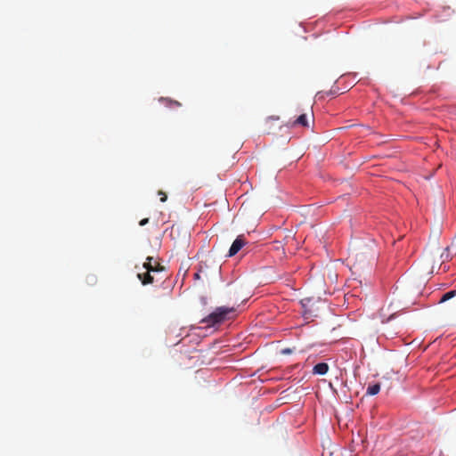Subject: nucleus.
I'll list each match as a JSON object with an SVG mask.
<instances>
[{
	"label": "nucleus",
	"instance_id": "1",
	"mask_svg": "<svg viewBox=\"0 0 456 456\" xmlns=\"http://www.w3.org/2000/svg\"><path fill=\"white\" fill-rule=\"evenodd\" d=\"M235 313L234 307L220 306L216 308L214 312L201 320V323H205L208 327L220 324L231 318V314Z\"/></svg>",
	"mask_w": 456,
	"mask_h": 456
},
{
	"label": "nucleus",
	"instance_id": "2",
	"mask_svg": "<svg viewBox=\"0 0 456 456\" xmlns=\"http://www.w3.org/2000/svg\"><path fill=\"white\" fill-rule=\"evenodd\" d=\"M152 261L153 257L148 256L143 264V268L146 269V273L137 274L138 279L143 285H148L154 282V276L151 275V273H159L164 270V267L161 266L159 263L154 262L153 264Z\"/></svg>",
	"mask_w": 456,
	"mask_h": 456
},
{
	"label": "nucleus",
	"instance_id": "3",
	"mask_svg": "<svg viewBox=\"0 0 456 456\" xmlns=\"http://www.w3.org/2000/svg\"><path fill=\"white\" fill-rule=\"evenodd\" d=\"M246 245V240L243 235H239L235 240L232 242L229 252L228 256H235L244 246Z\"/></svg>",
	"mask_w": 456,
	"mask_h": 456
},
{
	"label": "nucleus",
	"instance_id": "4",
	"mask_svg": "<svg viewBox=\"0 0 456 456\" xmlns=\"http://www.w3.org/2000/svg\"><path fill=\"white\" fill-rule=\"evenodd\" d=\"M329 370V365L326 362H319L313 369L314 374L324 375Z\"/></svg>",
	"mask_w": 456,
	"mask_h": 456
},
{
	"label": "nucleus",
	"instance_id": "5",
	"mask_svg": "<svg viewBox=\"0 0 456 456\" xmlns=\"http://www.w3.org/2000/svg\"><path fill=\"white\" fill-rule=\"evenodd\" d=\"M379 391H380V384L379 383L370 384L367 387L366 395H376L377 394L379 393Z\"/></svg>",
	"mask_w": 456,
	"mask_h": 456
},
{
	"label": "nucleus",
	"instance_id": "6",
	"mask_svg": "<svg viewBox=\"0 0 456 456\" xmlns=\"http://www.w3.org/2000/svg\"><path fill=\"white\" fill-rule=\"evenodd\" d=\"M293 126H305V127H308L309 126V124H308V121H307V118H306V115L305 114H302L300 115L294 122H293Z\"/></svg>",
	"mask_w": 456,
	"mask_h": 456
},
{
	"label": "nucleus",
	"instance_id": "7",
	"mask_svg": "<svg viewBox=\"0 0 456 456\" xmlns=\"http://www.w3.org/2000/svg\"><path fill=\"white\" fill-rule=\"evenodd\" d=\"M456 295V290H451L445 293L440 299L439 303H444L452 297H454Z\"/></svg>",
	"mask_w": 456,
	"mask_h": 456
},
{
	"label": "nucleus",
	"instance_id": "8",
	"mask_svg": "<svg viewBox=\"0 0 456 456\" xmlns=\"http://www.w3.org/2000/svg\"><path fill=\"white\" fill-rule=\"evenodd\" d=\"M163 101H165L167 103H168L169 106H172V105H175L177 107L181 106V103L176 101H172V100H168V99H163Z\"/></svg>",
	"mask_w": 456,
	"mask_h": 456
},
{
	"label": "nucleus",
	"instance_id": "9",
	"mask_svg": "<svg viewBox=\"0 0 456 456\" xmlns=\"http://www.w3.org/2000/svg\"><path fill=\"white\" fill-rule=\"evenodd\" d=\"M158 194L160 196V201L161 202H166L167 201V196L166 192H164L162 191H159Z\"/></svg>",
	"mask_w": 456,
	"mask_h": 456
},
{
	"label": "nucleus",
	"instance_id": "10",
	"mask_svg": "<svg viewBox=\"0 0 456 456\" xmlns=\"http://www.w3.org/2000/svg\"><path fill=\"white\" fill-rule=\"evenodd\" d=\"M148 223H149V219H148V218H143V219H142V220L140 221L139 224H140L141 226H143V225H145V224H148Z\"/></svg>",
	"mask_w": 456,
	"mask_h": 456
},
{
	"label": "nucleus",
	"instance_id": "11",
	"mask_svg": "<svg viewBox=\"0 0 456 456\" xmlns=\"http://www.w3.org/2000/svg\"><path fill=\"white\" fill-rule=\"evenodd\" d=\"M281 353L283 354H291L292 353V350L290 348H285V349H282L281 350Z\"/></svg>",
	"mask_w": 456,
	"mask_h": 456
},
{
	"label": "nucleus",
	"instance_id": "12",
	"mask_svg": "<svg viewBox=\"0 0 456 456\" xmlns=\"http://www.w3.org/2000/svg\"><path fill=\"white\" fill-rule=\"evenodd\" d=\"M337 93H338V92H337V90H333V89H331L330 91L326 92V93H325V94H326V95H334V94H336Z\"/></svg>",
	"mask_w": 456,
	"mask_h": 456
},
{
	"label": "nucleus",
	"instance_id": "13",
	"mask_svg": "<svg viewBox=\"0 0 456 456\" xmlns=\"http://www.w3.org/2000/svg\"><path fill=\"white\" fill-rule=\"evenodd\" d=\"M322 92H318L317 96L321 95ZM322 96H320L321 98Z\"/></svg>",
	"mask_w": 456,
	"mask_h": 456
}]
</instances>
